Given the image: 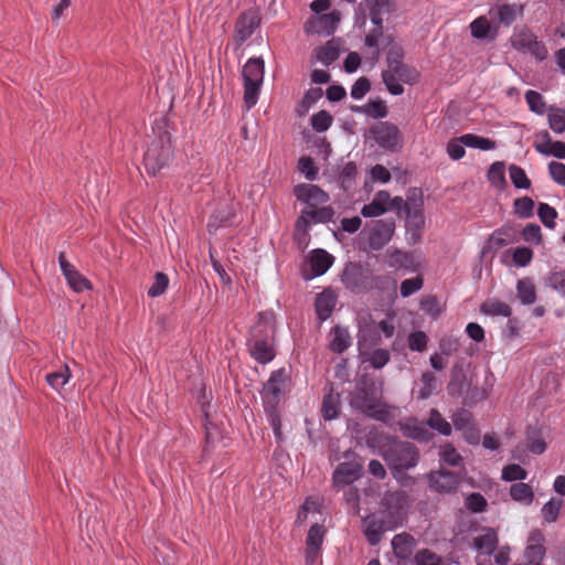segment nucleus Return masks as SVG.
Listing matches in <instances>:
<instances>
[{
	"label": "nucleus",
	"mask_w": 565,
	"mask_h": 565,
	"mask_svg": "<svg viewBox=\"0 0 565 565\" xmlns=\"http://www.w3.org/2000/svg\"><path fill=\"white\" fill-rule=\"evenodd\" d=\"M171 158V135L164 130L159 132L157 138L149 145L143 157L145 168L149 174L154 177L169 163Z\"/></svg>",
	"instance_id": "3"
},
{
	"label": "nucleus",
	"mask_w": 565,
	"mask_h": 565,
	"mask_svg": "<svg viewBox=\"0 0 565 565\" xmlns=\"http://www.w3.org/2000/svg\"><path fill=\"white\" fill-rule=\"evenodd\" d=\"M430 490L440 494H448L455 492L461 481L458 473L440 469L438 471H431L428 475Z\"/></svg>",
	"instance_id": "14"
},
{
	"label": "nucleus",
	"mask_w": 565,
	"mask_h": 565,
	"mask_svg": "<svg viewBox=\"0 0 565 565\" xmlns=\"http://www.w3.org/2000/svg\"><path fill=\"white\" fill-rule=\"evenodd\" d=\"M264 74L265 62L262 57H250L243 67L244 104L247 110L257 104Z\"/></svg>",
	"instance_id": "4"
},
{
	"label": "nucleus",
	"mask_w": 565,
	"mask_h": 565,
	"mask_svg": "<svg viewBox=\"0 0 565 565\" xmlns=\"http://www.w3.org/2000/svg\"><path fill=\"white\" fill-rule=\"evenodd\" d=\"M557 211L547 203H540L537 207V216L545 227L553 230L555 227V220L557 218Z\"/></svg>",
	"instance_id": "51"
},
{
	"label": "nucleus",
	"mask_w": 565,
	"mask_h": 565,
	"mask_svg": "<svg viewBox=\"0 0 565 565\" xmlns=\"http://www.w3.org/2000/svg\"><path fill=\"white\" fill-rule=\"evenodd\" d=\"M392 526L385 525L384 520L379 518L376 514H369L362 519V531L370 545H377L383 536L385 530H392Z\"/></svg>",
	"instance_id": "22"
},
{
	"label": "nucleus",
	"mask_w": 565,
	"mask_h": 565,
	"mask_svg": "<svg viewBox=\"0 0 565 565\" xmlns=\"http://www.w3.org/2000/svg\"><path fill=\"white\" fill-rule=\"evenodd\" d=\"M509 493L513 501L523 505H531L535 498L532 487L524 482L513 483Z\"/></svg>",
	"instance_id": "35"
},
{
	"label": "nucleus",
	"mask_w": 565,
	"mask_h": 565,
	"mask_svg": "<svg viewBox=\"0 0 565 565\" xmlns=\"http://www.w3.org/2000/svg\"><path fill=\"white\" fill-rule=\"evenodd\" d=\"M428 337L424 331L411 332L407 338V344L411 351L423 352L426 350Z\"/></svg>",
	"instance_id": "62"
},
{
	"label": "nucleus",
	"mask_w": 565,
	"mask_h": 565,
	"mask_svg": "<svg viewBox=\"0 0 565 565\" xmlns=\"http://www.w3.org/2000/svg\"><path fill=\"white\" fill-rule=\"evenodd\" d=\"M466 145L463 143V139L460 137L452 138L447 142V154L452 160H460L466 154Z\"/></svg>",
	"instance_id": "63"
},
{
	"label": "nucleus",
	"mask_w": 565,
	"mask_h": 565,
	"mask_svg": "<svg viewBox=\"0 0 565 565\" xmlns=\"http://www.w3.org/2000/svg\"><path fill=\"white\" fill-rule=\"evenodd\" d=\"M326 532V527L321 524L311 525L307 533L306 546L321 550Z\"/></svg>",
	"instance_id": "49"
},
{
	"label": "nucleus",
	"mask_w": 565,
	"mask_h": 565,
	"mask_svg": "<svg viewBox=\"0 0 565 565\" xmlns=\"http://www.w3.org/2000/svg\"><path fill=\"white\" fill-rule=\"evenodd\" d=\"M248 352L250 356L260 364L271 362L276 356L274 339L249 338Z\"/></svg>",
	"instance_id": "21"
},
{
	"label": "nucleus",
	"mask_w": 565,
	"mask_h": 565,
	"mask_svg": "<svg viewBox=\"0 0 565 565\" xmlns=\"http://www.w3.org/2000/svg\"><path fill=\"white\" fill-rule=\"evenodd\" d=\"M169 286V278L164 273L158 271L154 275L153 282L148 289V296L151 298L163 295Z\"/></svg>",
	"instance_id": "58"
},
{
	"label": "nucleus",
	"mask_w": 565,
	"mask_h": 565,
	"mask_svg": "<svg viewBox=\"0 0 565 565\" xmlns=\"http://www.w3.org/2000/svg\"><path fill=\"white\" fill-rule=\"evenodd\" d=\"M415 565H443V558L428 548L417 551L414 557Z\"/></svg>",
	"instance_id": "57"
},
{
	"label": "nucleus",
	"mask_w": 565,
	"mask_h": 565,
	"mask_svg": "<svg viewBox=\"0 0 565 565\" xmlns=\"http://www.w3.org/2000/svg\"><path fill=\"white\" fill-rule=\"evenodd\" d=\"M451 422L457 430H465L472 425V414L468 409L460 408L452 414Z\"/></svg>",
	"instance_id": "64"
},
{
	"label": "nucleus",
	"mask_w": 565,
	"mask_h": 565,
	"mask_svg": "<svg viewBox=\"0 0 565 565\" xmlns=\"http://www.w3.org/2000/svg\"><path fill=\"white\" fill-rule=\"evenodd\" d=\"M393 36L391 34L383 33L382 24H374V28L365 35L364 44L369 49H372V56L375 61L380 57V46L381 44L387 45L393 42Z\"/></svg>",
	"instance_id": "26"
},
{
	"label": "nucleus",
	"mask_w": 565,
	"mask_h": 565,
	"mask_svg": "<svg viewBox=\"0 0 565 565\" xmlns=\"http://www.w3.org/2000/svg\"><path fill=\"white\" fill-rule=\"evenodd\" d=\"M427 426L437 430L443 436H449L451 434V425L448 423L441 414L433 408L427 419Z\"/></svg>",
	"instance_id": "45"
},
{
	"label": "nucleus",
	"mask_w": 565,
	"mask_h": 565,
	"mask_svg": "<svg viewBox=\"0 0 565 565\" xmlns=\"http://www.w3.org/2000/svg\"><path fill=\"white\" fill-rule=\"evenodd\" d=\"M370 135L384 150L396 152L403 146L398 127L390 121H379L370 128Z\"/></svg>",
	"instance_id": "8"
},
{
	"label": "nucleus",
	"mask_w": 565,
	"mask_h": 565,
	"mask_svg": "<svg viewBox=\"0 0 565 565\" xmlns=\"http://www.w3.org/2000/svg\"><path fill=\"white\" fill-rule=\"evenodd\" d=\"M340 56V47L334 39L328 41L316 51V57L323 65L329 66Z\"/></svg>",
	"instance_id": "38"
},
{
	"label": "nucleus",
	"mask_w": 565,
	"mask_h": 565,
	"mask_svg": "<svg viewBox=\"0 0 565 565\" xmlns=\"http://www.w3.org/2000/svg\"><path fill=\"white\" fill-rule=\"evenodd\" d=\"M337 305V295L331 288L318 294L315 301L317 317L320 321L328 320Z\"/></svg>",
	"instance_id": "25"
},
{
	"label": "nucleus",
	"mask_w": 565,
	"mask_h": 565,
	"mask_svg": "<svg viewBox=\"0 0 565 565\" xmlns=\"http://www.w3.org/2000/svg\"><path fill=\"white\" fill-rule=\"evenodd\" d=\"M522 4H499L490 10V13L494 12V15L499 22V24H503L505 26L511 25L519 15L523 13Z\"/></svg>",
	"instance_id": "28"
},
{
	"label": "nucleus",
	"mask_w": 565,
	"mask_h": 565,
	"mask_svg": "<svg viewBox=\"0 0 565 565\" xmlns=\"http://www.w3.org/2000/svg\"><path fill=\"white\" fill-rule=\"evenodd\" d=\"M350 406L375 420L386 422L390 417L386 405L380 401L375 382L366 376L356 382L350 395Z\"/></svg>",
	"instance_id": "1"
},
{
	"label": "nucleus",
	"mask_w": 565,
	"mask_h": 565,
	"mask_svg": "<svg viewBox=\"0 0 565 565\" xmlns=\"http://www.w3.org/2000/svg\"><path fill=\"white\" fill-rule=\"evenodd\" d=\"M526 477H527V471L524 468H522L520 465H516V463L508 465L502 469L501 478L504 481L522 482V480L526 479Z\"/></svg>",
	"instance_id": "55"
},
{
	"label": "nucleus",
	"mask_w": 565,
	"mask_h": 565,
	"mask_svg": "<svg viewBox=\"0 0 565 565\" xmlns=\"http://www.w3.org/2000/svg\"><path fill=\"white\" fill-rule=\"evenodd\" d=\"M516 296L522 305L530 306L536 301V289L531 278H522L516 282Z\"/></svg>",
	"instance_id": "36"
},
{
	"label": "nucleus",
	"mask_w": 565,
	"mask_h": 565,
	"mask_svg": "<svg viewBox=\"0 0 565 565\" xmlns=\"http://www.w3.org/2000/svg\"><path fill=\"white\" fill-rule=\"evenodd\" d=\"M414 539L407 533L396 534L392 539V548L396 557L406 559L409 557L413 551Z\"/></svg>",
	"instance_id": "33"
},
{
	"label": "nucleus",
	"mask_w": 565,
	"mask_h": 565,
	"mask_svg": "<svg viewBox=\"0 0 565 565\" xmlns=\"http://www.w3.org/2000/svg\"><path fill=\"white\" fill-rule=\"evenodd\" d=\"M548 125L555 134L565 131V109L551 107L548 111Z\"/></svg>",
	"instance_id": "50"
},
{
	"label": "nucleus",
	"mask_w": 565,
	"mask_h": 565,
	"mask_svg": "<svg viewBox=\"0 0 565 565\" xmlns=\"http://www.w3.org/2000/svg\"><path fill=\"white\" fill-rule=\"evenodd\" d=\"M563 500L559 498L550 499L541 509V515L546 523H555L559 516Z\"/></svg>",
	"instance_id": "42"
},
{
	"label": "nucleus",
	"mask_w": 565,
	"mask_h": 565,
	"mask_svg": "<svg viewBox=\"0 0 565 565\" xmlns=\"http://www.w3.org/2000/svg\"><path fill=\"white\" fill-rule=\"evenodd\" d=\"M513 210L520 218H529L533 215L534 201L530 196L515 199Z\"/></svg>",
	"instance_id": "53"
},
{
	"label": "nucleus",
	"mask_w": 565,
	"mask_h": 565,
	"mask_svg": "<svg viewBox=\"0 0 565 565\" xmlns=\"http://www.w3.org/2000/svg\"><path fill=\"white\" fill-rule=\"evenodd\" d=\"M498 544V531L490 526L482 527L480 534L472 541V547L483 555H491L497 550Z\"/></svg>",
	"instance_id": "24"
},
{
	"label": "nucleus",
	"mask_w": 565,
	"mask_h": 565,
	"mask_svg": "<svg viewBox=\"0 0 565 565\" xmlns=\"http://www.w3.org/2000/svg\"><path fill=\"white\" fill-rule=\"evenodd\" d=\"M465 505L472 513H481L486 510L488 502L481 493L472 492L466 498Z\"/></svg>",
	"instance_id": "61"
},
{
	"label": "nucleus",
	"mask_w": 565,
	"mask_h": 565,
	"mask_svg": "<svg viewBox=\"0 0 565 565\" xmlns=\"http://www.w3.org/2000/svg\"><path fill=\"white\" fill-rule=\"evenodd\" d=\"M395 220H375L367 224V243L371 249H382L393 237L395 232Z\"/></svg>",
	"instance_id": "9"
},
{
	"label": "nucleus",
	"mask_w": 565,
	"mask_h": 565,
	"mask_svg": "<svg viewBox=\"0 0 565 565\" xmlns=\"http://www.w3.org/2000/svg\"><path fill=\"white\" fill-rule=\"evenodd\" d=\"M440 459L449 466H458L462 461L461 455L451 444H445L439 449Z\"/></svg>",
	"instance_id": "60"
},
{
	"label": "nucleus",
	"mask_w": 565,
	"mask_h": 565,
	"mask_svg": "<svg viewBox=\"0 0 565 565\" xmlns=\"http://www.w3.org/2000/svg\"><path fill=\"white\" fill-rule=\"evenodd\" d=\"M333 338L330 341L329 349L338 354L343 353L352 343L348 328L335 326L331 330Z\"/></svg>",
	"instance_id": "32"
},
{
	"label": "nucleus",
	"mask_w": 565,
	"mask_h": 565,
	"mask_svg": "<svg viewBox=\"0 0 565 565\" xmlns=\"http://www.w3.org/2000/svg\"><path fill=\"white\" fill-rule=\"evenodd\" d=\"M509 175L512 184L516 189L527 190L531 188V180L526 175L524 169L516 164H511L509 167Z\"/></svg>",
	"instance_id": "48"
},
{
	"label": "nucleus",
	"mask_w": 565,
	"mask_h": 565,
	"mask_svg": "<svg viewBox=\"0 0 565 565\" xmlns=\"http://www.w3.org/2000/svg\"><path fill=\"white\" fill-rule=\"evenodd\" d=\"M341 399L340 394L334 393L332 386L328 393H324L322 399L321 415L324 420L335 419L340 414Z\"/></svg>",
	"instance_id": "30"
},
{
	"label": "nucleus",
	"mask_w": 565,
	"mask_h": 565,
	"mask_svg": "<svg viewBox=\"0 0 565 565\" xmlns=\"http://www.w3.org/2000/svg\"><path fill=\"white\" fill-rule=\"evenodd\" d=\"M525 102L531 111L543 115L546 111V104L543 96L536 90H527L525 93Z\"/></svg>",
	"instance_id": "54"
},
{
	"label": "nucleus",
	"mask_w": 565,
	"mask_h": 565,
	"mask_svg": "<svg viewBox=\"0 0 565 565\" xmlns=\"http://www.w3.org/2000/svg\"><path fill=\"white\" fill-rule=\"evenodd\" d=\"M374 276L359 263L350 262L341 275V282L353 294H365L374 288Z\"/></svg>",
	"instance_id": "6"
},
{
	"label": "nucleus",
	"mask_w": 565,
	"mask_h": 565,
	"mask_svg": "<svg viewBox=\"0 0 565 565\" xmlns=\"http://www.w3.org/2000/svg\"><path fill=\"white\" fill-rule=\"evenodd\" d=\"M463 139V143L466 147L480 149V150H493L495 148V142L489 138L481 137L475 134H466L461 136Z\"/></svg>",
	"instance_id": "46"
},
{
	"label": "nucleus",
	"mask_w": 565,
	"mask_h": 565,
	"mask_svg": "<svg viewBox=\"0 0 565 565\" xmlns=\"http://www.w3.org/2000/svg\"><path fill=\"white\" fill-rule=\"evenodd\" d=\"M388 266L409 270L414 267V259L409 253L394 249L388 252Z\"/></svg>",
	"instance_id": "43"
},
{
	"label": "nucleus",
	"mask_w": 565,
	"mask_h": 565,
	"mask_svg": "<svg viewBox=\"0 0 565 565\" xmlns=\"http://www.w3.org/2000/svg\"><path fill=\"white\" fill-rule=\"evenodd\" d=\"M382 457L392 476L398 482L404 483V479H409L406 471L417 466L420 455L414 444L394 440L386 450L382 451Z\"/></svg>",
	"instance_id": "2"
},
{
	"label": "nucleus",
	"mask_w": 565,
	"mask_h": 565,
	"mask_svg": "<svg viewBox=\"0 0 565 565\" xmlns=\"http://www.w3.org/2000/svg\"><path fill=\"white\" fill-rule=\"evenodd\" d=\"M370 10V19L373 24L383 23V14H390L394 10L392 0H365Z\"/></svg>",
	"instance_id": "31"
},
{
	"label": "nucleus",
	"mask_w": 565,
	"mask_h": 565,
	"mask_svg": "<svg viewBox=\"0 0 565 565\" xmlns=\"http://www.w3.org/2000/svg\"><path fill=\"white\" fill-rule=\"evenodd\" d=\"M401 430L405 437L419 441H427L431 437L427 425L415 418H407L405 422L401 423Z\"/></svg>",
	"instance_id": "27"
},
{
	"label": "nucleus",
	"mask_w": 565,
	"mask_h": 565,
	"mask_svg": "<svg viewBox=\"0 0 565 565\" xmlns=\"http://www.w3.org/2000/svg\"><path fill=\"white\" fill-rule=\"evenodd\" d=\"M340 20H341L340 12L337 10H333L332 12L321 13L317 17L310 18L306 22L305 28H306V31L309 33L330 35L335 31L337 25L340 22Z\"/></svg>",
	"instance_id": "15"
},
{
	"label": "nucleus",
	"mask_w": 565,
	"mask_h": 565,
	"mask_svg": "<svg viewBox=\"0 0 565 565\" xmlns=\"http://www.w3.org/2000/svg\"><path fill=\"white\" fill-rule=\"evenodd\" d=\"M306 263L310 267L308 274L305 269L302 270V278L310 280L316 277L324 275L334 263V257L322 248L312 249L306 257Z\"/></svg>",
	"instance_id": "12"
},
{
	"label": "nucleus",
	"mask_w": 565,
	"mask_h": 565,
	"mask_svg": "<svg viewBox=\"0 0 565 565\" xmlns=\"http://www.w3.org/2000/svg\"><path fill=\"white\" fill-rule=\"evenodd\" d=\"M419 72L405 63L392 65L382 72L383 82L392 95H402L404 87L402 84L414 85L419 81Z\"/></svg>",
	"instance_id": "5"
},
{
	"label": "nucleus",
	"mask_w": 565,
	"mask_h": 565,
	"mask_svg": "<svg viewBox=\"0 0 565 565\" xmlns=\"http://www.w3.org/2000/svg\"><path fill=\"white\" fill-rule=\"evenodd\" d=\"M437 387V379L434 373L427 371L422 374L420 387L417 391V397L419 399H427L434 394Z\"/></svg>",
	"instance_id": "44"
},
{
	"label": "nucleus",
	"mask_w": 565,
	"mask_h": 565,
	"mask_svg": "<svg viewBox=\"0 0 565 565\" xmlns=\"http://www.w3.org/2000/svg\"><path fill=\"white\" fill-rule=\"evenodd\" d=\"M58 264L68 286L75 292H82L93 288L92 282L66 260L64 253H60Z\"/></svg>",
	"instance_id": "16"
},
{
	"label": "nucleus",
	"mask_w": 565,
	"mask_h": 565,
	"mask_svg": "<svg viewBox=\"0 0 565 565\" xmlns=\"http://www.w3.org/2000/svg\"><path fill=\"white\" fill-rule=\"evenodd\" d=\"M287 380L288 376L285 369H278L270 373V376L262 391L264 406H278L281 395L284 394Z\"/></svg>",
	"instance_id": "11"
},
{
	"label": "nucleus",
	"mask_w": 565,
	"mask_h": 565,
	"mask_svg": "<svg viewBox=\"0 0 565 565\" xmlns=\"http://www.w3.org/2000/svg\"><path fill=\"white\" fill-rule=\"evenodd\" d=\"M260 24V17L255 10H247L238 17L235 31L239 43L248 40Z\"/></svg>",
	"instance_id": "23"
},
{
	"label": "nucleus",
	"mask_w": 565,
	"mask_h": 565,
	"mask_svg": "<svg viewBox=\"0 0 565 565\" xmlns=\"http://www.w3.org/2000/svg\"><path fill=\"white\" fill-rule=\"evenodd\" d=\"M385 512L391 518L394 527L399 525L406 514L409 505V499L405 491H388L386 492L381 501Z\"/></svg>",
	"instance_id": "10"
},
{
	"label": "nucleus",
	"mask_w": 565,
	"mask_h": 565,
	"mask_svg": "<svg viewBox=\"0 0 565 565\" xmlns=\"http://www.w3.org/2000/svg\"><path fill=\"white\" fill-rule=\"evenodd\" d=\"M511 45L514 50L529 53L537 61H544L548 56V51L542 41L526 26L514 32L511 36Z\"/></svg>",
	"instance_id": "7"
},
{
	"label": "nucleus",
	"mask_w": 565,
	"mask_h": 565,
	"mask_svg": "<svg viewBox=\"0 0 565 565\" xmlns=\"http://www.w3.org/2000/svg\"><path fill=\"white\" fill-rule=\"evenodd\" d=\"M308 215L313 224L328 223L334 216V210L331 206L313 207L307 210Z\"/></svg>",
	"instance_id": "59"
},
{
	"label": "nucleus",
	"mask_w": 565,
	"mask_h": 565,
	"mask_svg": "<svg viewBox=\"0 0 565 565\" xmlns=\"http://www.w3.org/2000/svg\"><path fill=\"white\" fill-rule=\"evenodd\" d=\"M423 200L417 196L415 192L413 195L407 196L404 211L406 214V227L413 232V236H419L420 231L425 225V218L423 214Z\"/></svg>",
	"instance_id": "13"
},
{
	"label": "nucleus",
	"mask_w": 565,
	"mask_h": 565,
	"mask_svg": "<svg viewBox=\"0 0 565 565\" xmlns=\"http://www.w3.org/2000/svg\"><path fill=\"white\" fill-rule=\"evenodd\" d=\"M480 312L491 317L509 318L512 315V309L499 299H488L480 305Z\"/></svg>",
	"instance_id": "34"
},
{
	"label": "nucleus",
	"mask_w": 565,
	"mask_h": 565,
	"mask_svg": "<svg viewBox=\"0 0 565 565\" xmlns=\"http://www.w3.org/2000/svg\"><path fill=\"white\" fill-rule=\"evenodd\" d=\"M362 466L354 461L341 462L334 469L332 482L335 488L352 484L361 476Z\"/></svg>",
	"instance_id": "19"
},
{
	"label": "nucleus",
	"mask_w": 565,
	"mask_h": 565,
	"mask_svg": "<svg viewBox=\"0 0 565 565\" xmlns=\"http://www.w3.org/2000/svg\"><path fill=\"white\" fill-rule=\"evenodd\" d=\"M356 174L358 168L354 162L349 161L344 163V166L340 169L337 177L340 186L344 191L350 190L355 183Z\"/></svg>",
	"instance_id": "40"
},
{
	"label": "nucleus",
	"mask_w": 565,
	"mask_h": 565,
	"mask_svg": "<svg viewBox=\"0 0 565 565\" xmlns=\"http://www.w3.org/2000/svg\"><path fill=\"white\" fill-rule=\"evenodd\" d=\"M543 138V142H536L534 148L537 152L545 156H553L557 159H565V142L554 141L551 142L550 134L544 130L540 134Z\"/></svg>",
	"instance_id": "29"
},
{
	"label": "nucleus",
	"mask_w": 565,
	"mask_h": 565,
	"mask_svg": "<svg viewBox=\"0 0 565 565\" xmlns=\"http://www.w3.org/2000/svg\"><path fill=\"white\" fill-rule=\"evenodd\" d=\"M312 222L310 220V216L307 213V210H302L301 214L297 218L296 225H295V231H296L295 239L298 243H305V241H306V238L308 236V231L310 228V224Z\"/></svg>",
	"instance_id": "52"
},
{
	"label": "nucleus",
	"mask_w": 565,
	"mask_h": 565,
	"mask_svg": "<svg viewBox=\"0 0 565 565\" xmlns=\"http://www.w3.org/2000/svg\"><path fill=\"white\" fill-rule=\"evenodd\" d=\"M332 120V116L327 110H320L312 115L310 122L315 131L324 132L331 126Z\"/></svg>",
	"instance_id": "56"
},
{
	"label": "nucleus",
	"mask_w": 565,
	"mask_h": 565,
	"mask_svg": "<svg viewBox=\"0 0 565 565\" xmlns=\"http://www.w3.org/2000/svg\"><path fill=\"white\" fill-rule=\"evenodd\" d=\"M276 315L273 310L260 311L257 315V322L250 328L252 339H275Z\"/></svg>",
	"instance_id": "17"
},
{
	"label": "nucleus",
	"mask_w": 565,
	"mask_h": 565,
	"mask_svg": "<svg viewBox=\"0 0 565 565\" xmlns=\"http://www.w3.org/2000/svg\"><path fill=\"white\" fill-rule=\"evenodd\" d=\"M505 166L501 161L493 162L488 170V180L494 188L502 190L507 186Z\"/></svg>",
	"instance_id": "41"
},
{
	"label": "nucleus",
	"mask_w": 565,
	"mask_h": 565,
	"mask_svg": "<svg viewBox=\"0 0 565 565\" xmlns=\"http://www.w3.org/2000/svg\"><path fill=\"white\" fill-rule=\"evenodd\" d=\"M545 536L539 529L530 532L527 537V545L524 551V557L529 565H540L545 556L544 547Z\"/></svg>",
	"instance_id": "18"
},
{
	"label": "nucleus",
	"mask_w": 565,
	"mask_h": 565,
	"mask_svg": "<svg viewBox=\"0 0 565 565\" xmlns=\"http://www.w3.org/2000/svg\"><path fill=\"white\" fill-rule=\"evenodd\" d=\"M71 379V372L67 365L62 366L56 372L45 375L46 383L55 391H60Z\"/></svg>",
	"instance_id": "47"
},
{
	"label": "nucleus",
	"mask_w": 565,
	"mask_h": 565,
	"mask_svg": "<svg viewBox=\"0 0 565 565\" xmlns=\"http://www.w3.org/2000/svg\"><path fill=\"white\" fill-rule=\"evenodd\" d=\"M471 35L478 40L490 39L493 40L497 35V30H493L489 20L486 17H479L470 23Z\"/></svg>",
	"instance_id": "37"
},
{
	"label": "nucleus",
	"mask_w": 565,
	"mask_h": 565,
	"mask_svg": "<svg viewBox=\"0 0 565 565\" xmlns=\"http://www.w3.org/2000/svg\"><path fill=\"white\" fill-rule=\"evenodd\" d=\"M294 194L298 201H301L309 206L323 204L329 201V195L322 189L311 183H300L295 186Z\"/></svg>",
	"instance_id": "20"
},
{
	"label": "nucleus",
	"mask_w": 565,
	"mask_h": 565,
	"mask_svg": "<svg viewBox=\"0 0 565 565\" xmlns=\"http://www.w3.org/2000/svg\"><path fill=\"white\" fill-rule=\"evenodd\" d=\"M526 447L533 455H542L545 452L547 445L544 440L542 431L534 427H529L525 431Z\"/></svg>",
	"instance_id": "39"
}]
</instances>
